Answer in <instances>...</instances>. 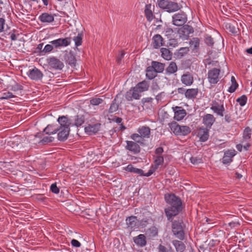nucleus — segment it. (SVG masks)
Segmentation results:
<instances>
[{
    "label": "nucleus",
    "mask_w": 252,
    "mask_h": 252,
    "mask_svg": "<svg viewBox=\"0 0 252 252\" xmlns=\"http://www.w3.org/2000/svg\"><path fill=\"white\" fill-rule=\"evenodd\" d=\"M182 221L175 220L172 223V231L176 238L180 240L185 238V233L182 226Z\"/></svg>",
    "instance_id": "3"
},
{
    "label": "nucleus",
    "mask_w": 252,
    "mask_h": 252,
    "mask_svg": "<svg viewBox=\"0 0 252 252\" xmlns=\"http://www.w3.org/2000/svg\"><path fill=\"white\" fill-rule=\"evenodd\" d=\"M66 61L70 65H75L76 63V59L74 55L71 53H69L66 56Z\"/></svg>",
    "instance_id": "46"
},
{
    "label": "nucleus",
    "mask_w": 252,
    "mask_h": 252,
    "mask_svg": "<svg viewBox=\"0 0 252 252\" xmlns=\"http://www.w3.org/2000/svg\"><path fill=\"white\" fill-rule=\"evenodd\" d=\"M157 72L155 70L153 67L151 66H148L146 69V77L150 80L154 79L157 75Z\"/></svg>",
    "instance_id": "36"
},
{
    "label": "nucleus",
    "mask_w": 252,
    "mask_h": 252,
    "mask_svg": "<svg viewBox=\"0 0 252 252\" xmlns=\"http://www.w3.org/2000/svg\"><path fill=\"white\" fill-rule=\"evenodd\" d=\"M54 138L52 136H47L44 137L41 140V142L42 144H46L50 142H52L54 141Z\"/></svg>",
    "instance_id": "51"
},
{
    "label": "nucleus",
    "mask_w": 252,
    "mask_h": 252,
    "mask_svg": "<svg viewBox=\"0 0 252 252\" xmlns=\"http://www.w3.org/2000/svg\"><path fill=\"white\" fill-rule=\"evenodd\" d=\"M161 56L166 60H170L172 58V53L167 48H162L160 49Z\"/></svg>",
    "instance_id": "37"
},
{
    "label": "nucleus",
    "mask_w": 252,
    "mask_h": 252,
    "mask_svg": "<svg viewBox=\"0 0 252 252\" xmlns=\"http://www.w3.org/2000/svg\"><path fill=\"white\" fill-rule=\"evenodd\" d=\"M84 123V117L83 116H76L74 119V125L79 126Z\"/></svg>",
    "instance_id": "45"
},
{
    "label": "nucleus",
    "mask_w": 252,
    "mask_h": 252,
    "mask_svg": "<svg viewBox=\"0 0 252 252\" xmlns=\"http://www.w3.org/2000/svg\"><path fill=\"white\" fill-rule=\"evenodd\" d=\"M203 121L207 127L211 128L215 121V118L213 115L207 114L203 117Z\"/></svg>",
    "instance_id": "20"
},
{
    "label": "nucleus",
    "mask_w": 252,
    "mask_h": 252,
    "mask_svg": "<svg viewBox=\"0 0 252 252\" xmlns=\"http://www.w3.org/2000/svg\"><path fill=\"white\" fill-rule=\"evenodd\" d=\"M174 118L177 121H180L182 120L187 114L185 110L182 108V107L178 106H176L174 108Z\"/></svg>",
    "instance_id": "16"
},
{
    "label": "nucleus",
    "mask_w": 252,
    "mask_h": 252,
    "mask_svg": "<svg viewBox=\"0 0 252 252\" xmlns=\"http://www.w3.org/2000/svg\"><path fill=\"white\" fill-rule=\"evenodd\" d=\"M83 34L82 33H78L77 36H74L73 40L75 42L76 46H79L81 45L82 42Z\"/></svg>",
    "instance_id": "44"
},
{
    "label": "nucleus",
    "mask_w": 252,
    "mask_h": 252,
    "mask_svg": "<svg viewBox=\"0 0 252 252\" xmlns=\"http://www.w3.org/2000/svg\"><path fill=\"white\" fill-rule=\"evenodd\" d=\"M200 44V40L197 37L192 38L189 41V44L194 50H198L199 49Z\"/></svg>",
    "instance_id": "39"
},
{
    "label": "nucleus",
    "mask_w": 252,
    "mask_h": 252,
    "mask_svg": "<svg viewBox=\"0 0 252 252\" xmlns=\"http://www.w3.org/2000/svg\"><path fill=\"white\" fill-rule=\"evenodd\" d=\"M100 127V124L97 123L94 125H89L85 127V132L89 135H92L97 133Z\"/></svg>",
    "instance_id": "19"
},
{
    "label": "nucleus",
    "mask_w": 252,
    "mask_h": 252,
    "mask_svg": "<svg viewBox=\"0 0 252 252\" xmlns=\"http://www.w3.org/2000/svg\"><path fill=\"white\" fill-rule=\"evenodd\" d=\"M126 221L127 228L131 230L138 228L139 223L136 217L133 216L128 217L126 219Z\"/></svg>",
    "instance_id": "11"
},
{
    "label": "nucleus",
    "mask_w": 252,
    "mask_h": 252,
    "mask_svg": "<svg viewBox=\"0 0 252 252\" xmlns=\"http://www.w3.org/2000/svg\"><path fill=\"white\" fill-rule=\"evenodd\" d=\"M210 109L213 112L220 117L223 116L225 109L223 103L220 100H213L210 104Z\"/></svg>",
    "instance_id": "5"
},
{
    "label": "nucleus",
    "mask_w": 252,
    "mask_h": 252,
    "mask_svg": "<svg viewBox=\"0 0 252 252\" xmlns=\"http://www.w3.org/2000/svg\"><path fill=\"white\" fill-rule=\"evenodd\" d=\"M181 81L183 84L190 86L193 82V77L190 73L187 72L182 75Z\"/></svg>",
    "instance_id": "18"
},
{
    "label": "nucleus",
    "mask_w": 252,
    "mask_h": 252,
    "mask_svg": "<svg viewBox=\"0 0 252 252\" xmlns=\"http://www.w3.org/2000/svg\"><path fill=\"white\" fill-rule=\"evenodd\" d=\"M193 32L194 30L193 28L188 25L183 26L178 31L180 38H182L183 40L188 39L189 34L192 33Z\"/></svg>",
    "instance_id": "8"
},
{
    "label": "nucleus",
    "mask_w": 252,
    "mask_h": 252,
    "mask_svg": "<svg viewBox=\"0 0 252 252\" xmlns=\"http://www.w3.org/2000/svg\"><path fill=\"white\" fill-rule=\"evenodd\" d=\"M197 136L202 142L206 141L209 137V130L207 128L200 127L196 132Z\"/></svg>",
    "instance_id": "15"
},
{
    "label": "nucleus",
    "mask_w": 252,
    "mask_h": 252,
    "mask_svg": "<svg viewBox=\"0 0 252 252\" xmlns=\"http://www.w3.org/2000/svg\"><path fill=\"white\" fill-rule=\"evenodd\" d=\"M5 19L0 18V33L4 31V25L5 24Z\"/></svg>",
    "instance_id": "59"
},
{
    "label": "nucleus",
    "mask_w": 252,
    "mask_h": 252,
    "mask_svg": "<svg viewBox=\"0 0 252 252\" xmlns=\"http://www.w3.org/2000/svg\"><path fill=\"white\" fill-rule=\"evenodd\" d=\"M27 75L31 80L34 81L40 80L43 76L42 72L35 67L30 69L27 72Z\"/></svg>",
    "instance_id": "9"
},
{
    "label": "nucleus",
    "mask_w": 252,
    "mask_h": 252,
    "mask_svg": "<svg viewBox=\"0 0 252 252\" xmlns=\"http://www.w3.org/2000/svg\"><path fill=\"white\" fill-rule=\"evenodd\" d=\"M252 130L249 127H247L244 130L243 132V138L245 140H247L251 138Z\"/></svg>",
    "instance_id": "47"
},
{
    "label": "nucleus",
    "mask_w": 252,
    "mask_h": 252,
    "mask_svg": "<svg viewBox=\"0 0 252 252\" xmlns=\"http://www.w3.org/2000/svg\"><path fill=\"white\" fill-rule=\"evenodd\" d=\"M116 101V99H114L111 103L108 110L109 113H113L118 110L119 105Z\"/></svg>",
    "instance_id": "43"
},
{
    "label": "nucleus",
    "mask_w": 252,
    "mask_h": 252,
    "mask_svg": "<svg viewBox=\"0 0 252 252\" xmlns=\"http://www.w3.org/2000/svg\"><path fill=\"white\" fill-rule=\"evenodd\" d=\"M136 89H137L141 93L148 90L149 88V82L146 80L139 82L135 86Z\"/></svg>",
    "instance_id": "24"
},
{
    "label": "nucleus",
    "mask_w": 252,
    "mask_h": 252,
    "mask_svg": "<svg viewBox=\"0 0 252 252\" xmlns=\"http://www.w3.org/2000/svg\"><path fill=\"white\" fill-rule=\"evenodd\" d=\"M158 249L159 252H168L167 249L162 245H159Z\"/></svg>",
    "instance_id": "63"
},
{
    "label": "nucleus",
    "mask_w": 252,
    "mask_h": 252,
    "mask_svg": "<svg viewBox=\"0 0 252 252\" xmlns=\"http://www.w3.org/2000/svg\"><path fill=\"white\" fill-rule=\"evenodd\" d=\"M190 161L193 164H197L202 162L201 158L197 157H191L190 158Z\"/></svg>",
    "instance_id": "53"
},
{
    "label": "nucleus",
    "mask_w": 252,
    "mask_h": 252,
    "mask_svg": "<svg viewBox=\"0 0 252 252\" xmlns=\"http://www.w3.org/2000/svg\"><path fill=\"white\" fill-rule=\"evenodd\" d=\"M103 99L98 97L93 98L90 100V104L93 105H98L102 103Z\"/></svg>",
    "instance_id": "48"
},
{
    "label": "nucleus",
    "mask_w": 252,
    "mask_h": 252,
    "mask_svg": "<svg viewBox=\"0 0 252 252\" xmlns=\"http://www.w3.org/2000/svg\"><path fill=\"white\" fill-rule=\"evenodd\" d=\"M50 43L52 44V45H54L55 48H58L60 47L59 39L51 41Z\"/></svg>",
    "instance_id": "62"
},
{
    "label": "nucleus",
    "mask_w": 252,
    "mask_h": 252,
    "mask_svg": "<svg viewBox=\"0 0 252 252\" xmlns=\"http://www.w3.org/2000/svg\"><path fill=\"white\" fill-rule=\"evenodd\" d=\"M53 49V46L51 44H47L45 45L44 48L42 51V52H43L44 53H48L51 52Z\"/></svg>",
    "instance_id": "55"
},
{
    "label": "nucleus",
    "mask_w": 252,
    "mask_h": 252,
    "mask_svg": "<svg viewBox=\"0 0 252 252\" xmlns=\"http://www.w3.org/2000/svg\"><path fill=\"white\" fill-rule=\"evenodd\" d=\"M124 170L129 172L138 174L140 176L144 175V171L142 169L136 168L131 164H128L126 167H124Z\"/></svg>",
    "instance_id": "27"
},
{
    "label": "nucleus",
    "mask_w": 252,
    "mask_h": 252,
    "mask_svg": "<svg viewBox=\"0 0 252 252\" xmlns=\"http://www.w3.org/2000/svg\"><path fill=\"white\" fill-rule=\"evenodd\" d=\"M140 92L136 87H133L125 94V97L127 101H132L133 99H139L141 95Z\"/></svg>",
    "instance_id": "10"
},
{
    "label": "nucleus",
    "mask_w": 252,
    "mask_h": 252,
    "mask_svg": "<svg viewBox=\"0 0 252 252\" xmlns=\"http://www.w3.org/2000/svg\"><path fill=\"white\" fill-rule=\"evenodd\" d=\"M152 66L153 67L157 73L162 72L164 69V64L156 61L152 62Z\"/></svg>",
    "instance_id": "33"
},
{
    "label": "nucleus",
    "mask_w": 252,
    "mask_h": 252,
    "mask_svg": "<svg viewBox=\"0 0 252 252\" xmlns=\"http://www.w3.org/2000/svg\"><path fill=\"white\" fill-rule=\"evenodd\" d=\"M187 21V16L183 12L175 14L172 16V23L176 26H182Z\"/></svg>",
    "instance_id": "7"
},
{
    "label": "nucleus",
    "mask_w": 252,
    "mask_h": 252,
    "mask_svg": "<svg viewBox=\"0 0 252 252\" xmlns=\"http://www.w3.org/2000/svg\"><path fill=\"white\" fill-rule=\"evenodd\" d=\"M69 131L70 128L58 127V130H57L58 139L61 141L66 140L68 138Z\"/></svg>",
    "instance_id": "13"
},
{
    "label": "nucleus",
    "mask_w": 252,
    "mask_h": 252,
    "mask_svg": "<svg viewBox=\"0 0 252 252\" xmlns=\"http://www.w3.org/2000/svg\"><path fill=\"white\" fill-rule=\"evenodd\" d=\"M247 101V97L246 95H243L241 97L237 99V101L241 106H244Z\"/></svg>",
    "instance_id": "49"
},
{
    "label": "nucleus",
    "mask_w": 252,
    "mask_h": 252,
    "mask_svg": "<svg viewBox=\"0 0 252 252\" xmlns=\"http://www.w3.org/2000/svg\"><path fill=\"white\" fill-rule=\"evenodd\" d=\"M137 132L145 139L146 138H149L150 137L151 129L148 126H142L138 128Z\"/></svg>",
    "instance_id": "22"
},
{
    "label": "nucleus",
    "mask_w": 252,
    "mask_h": 252,
    "mask_svg": "<svg viewBox=\"0 0 252 252\" xmlns=\"http://www.w3.org/2000/svg\"><path fill=\"white\" fill-rule=\"evenodd\" d=\"M220 68L214 67L208 70L207 79L211 84H216L219 81L220 77Z\"/></svg>",
    "instance_id": "4"
},
{
    "label": "nucleus",
    "mask_w": 252,
    "mask_h": 252,
    "mask_svg": "<svg viewBox=\"0 0 252 252\" xmlns=\"http://www.w3.org/2000/svg\"><path fill=\"white\" fill-rule=\"evenodd\" d=\"M58 126L57 125H48L44 129V132L48 135L57 133Z\"/></svg>",
    "instance_id": "29"
},
{
    "label": "nucleus",
    "mask_w": 252,
    "mask_h": 252,
    "mask_svg": "<svg viewBox=\"0 0 252 252\" xmlns=\"http://www.w3.org/2000/svg\"><path fill=\"white\" fill-rule=\"evenodd\" d=\"M126 145L125 146L126 149L132 152L134 154H137L140 152V147L139 145L133 141H126Z\"/></svg>",
    "instance_id": "12"
},
{
    "label": "nucleus",
    "mask_w": 252,
    "mask_h": 252,
    "mask_svg": "<svg viewBox=\"0 0 252 252\" xmlns=\"http://www.w3.org/2000/svg\"><path fill=\"white\" fill-rule=\"evenodd\" d=\"M130 137L132 140H133V141L138 144H139L141 145L145 144V139L143 138L138 133L132 134Z\"/></svg>",
    "instance_id": "31"
},
{
    "label": "nucleus",
    "mask_w": 252,
    "mask_h": 252,
    "mask_svg": "<svg viewBox=\"0 0 252 252\" xmlns=\"http://www.w3.org/2000/svg\"><path fill=\"white\" fill-rule=\"evenodd\" d=\"M180 8L181 7L178 3L169 1L165 10L168 12H174L178 11Z\"/></svg>",
    "instance_id": "26"
},
{
    "label": "nucleus",
    "mask_w": 252,
    "mask_h": 252,
    "mask_svg": "<svg viewBox=\"0 0 252 252\" xmlns=\"http://www.w3.org/2000/svg\"><path fill=\"white\" fill-rule=\"evenodd\" d=\"M236 151L233 150H229L224 152V156L222 159V162L224 164L230 163L232 161V158L236 155Z\"/></svg>",
    "instance_id": "14"
},
{
    "label": "nucleus",
    "mask_w": 252,
    "mask_h": 252,
    "mask_svg": "<svg viewBox=\"0 0 252 252\" xmlns=\"http://www.w3.org/2000/svg\"><path fill=\"white\" fill-rule=\"evenodd\" d=\"M57 121L58 122V124L57 125L59 127H66V128H70V125L71 124V121L68 119L67 116H60Z\"/></svg>",
    "instance_id": "17"
},
{
    "label": "nucleus",
    "mask_w": 252,
    "mask_h": 252,
    "mask_svg": "<svg viewBox=\"0 0 252 252\" xmlns=\"http://www.w3.org/2000/svg\"><path fill=\"white\" fill-rule=\"evenodd\" d=\"M153 47L156 48H158L164 44L163 39L160 34H156L153 37Z\"/></svg>",
    "instance_id": "25"
},
{
    "label": "nucleus",
    "mask_w": 252,
    "mask_h": 252,
    "mask_svg": "<svg viewBox=\"0 0 252 252\" xmlns=\"http://www.w3.org/2000/svg\"><path fill=\"white\" fill-rule=\"evenodd\" d=\"M71 244L74 247L79 248L81 246V243L76 239H72L71 241Z\"/></svg>",
    "instance_id": "58"
},
{
    "label": "nucleus",
    "mask_w": 252,
    "mask_h": 252,
    "mask_svg": "<svg viewBox=\"0 0 252 252\" xmlns=\"http://www.w3.org/2000/svg\"><path fill=\"white\" fill-rule=\"evenodd\" d=\"M177 252H184L186 250L185 245L181 241L174 240L172 242Z\"/></svg>",
    "instance_id": "28"
},
{
    "label": "nucleus",
    "mask_w": 252,
    "mask_h": 252,
    "mask_svg": "<svg viewBox=\"0 0 252 252\" xmlns=\"http://www.w3.org/2000/svg\"><path fill=\"white\" fill-rule=\"evenodd\" d=\"M164 198L167 204L164 212L167 220L172 221L174 217L182 211V202L180 198L173 194H165Z\"/></svg>",
    "instance_id": "1"
},
{
    "label": "nucleus",
    "mask_w": 252,
    "mask_h": 252,
    "mask_svg": "<svg viewBox=\"0 0 252 252\" xmlns=\"http://www.w3.org/2000/svg\"><path fill=\"white\" fill-rule=\"evenodd\" d=\"M134 242L138 246L143 247L146 245V237L144 234H139L133 238Z\"/></svg>",
    "instance_id": "23"
},
{
    "label": "nucleus",
    "mask_w": 252,
    "mask_h": 252,
    "mask_svg": "<svg viewBox=\"0 0 252 252\" xmlns=\"http://www.w3.org/2000/svg\"><path fill=\"white\" fill-rule=\"evenodd\" d=\"M198 93V89H189L186 91L185 96L188 99L194 98Z\"/></svg>",
    "instance_id": "32"
},
{
    "label": "nucleus",
    "mask_w": 252,
    "mask_h": 252,
    "mask_svg": "<svg viewBox=\"0 0 252 252\" xmlns=\"http://www.w3.org/2000/svg\"><path fill=\"white\" fill-rule=\"evenodd\" d=\"M189 47H182L177 52V56L179 58H182L184 55L187 54L189 52Z\"/></svg>",
    "instance_id": "42"
},
{
    "label": "nucleus",
    "mask_w": 252,
    "mask_h": 252,
    "mask_svg": "<svg viewBox=\"0 0 252 252\" xmlns=\"http://www.w3.org/2000/svg\"><path fill=\"white\" fill-rule=\"evenodd\" d=\"M165 35L167 36L168 35H171L173 33V30L170 28H167L165 29L164 31L163 32Z\"/></svg>",
    "instance_id": "61"
},
{
    "label": "nucleus",
    "mask_w": 252,
    "mask_h": 252,
    "mask_svg": "<svg viewBox=\"0 0 252 252\" xmlns=\"http://www.w3.org/2000/svg\"><path fill=\"white\" fill-rule=\"evenodd\" d=\"M157 169L154 168L153 165H152L151 169L147 173L143 175L142 176L149 177Z\"/></svg>",
    "instance_id": "57"
},
{
    "label": "nucleus",
    "mask_w": 252,
    "mask_h": 252,
    "mask_svg": "<svg viewBox=\"0 0 252 252\" xmlns=\"http://www.w3.org/2000/svg\"><path fill=\"white\" fill-rule=\"evenodd\" d=\"M50 190L53 193L58 194L60 192L59 188L57 186L56 183L52 184L50 187Z\"/></svg>",
    "instance_id": "52"
},
{
    "label": "nucleus",
    "mask_w": 252,
    "mask_h": 252,
    "mask_svg": "<svg viewBox=\"0 0 252 252\" xmlns=\"http://www.w3.org/2000/svg\"><path fill=\"white\" fill-rule=\"evenodd\" d=\"M168 1L166 0H158V4L160 8L165 10Z\"/></svg>",
    "instance_id": "50"
},
{
    "label": "nucleus",
    "mask_w": 252,
    "mask_h": 252,
    "mask_svg": "<svg viewBox=\"0 0 252 252\" xmlns=\"http://www.w3.org/2000/svg\"><path fill=\"white\" fill-rule=\"evenodd\" d=\"M15 97V95L13 94L11 92L9 91H4L1 93V96L0 97V100L3 99H9L11 98Z\"/></svg>",
    "instance_id": "41"
},
{
    "label": "nucleus",
    "mask_w": 252,
    "mask_h": 252,
    "mask_svg": "<svg viewBox=\"0 0 252 252\" xmlns=\"http://www.w3.org/2000/svg\"><path fill=\"white\" fill-rule=\"evenodd\" d=\"M23 89V87L22 85L16 84L15 85L12 86L11 90L13 91H18L22 90Z\"/></svg>",
    "instance_id": "56"
},
{
    "label": "nucleus",
    "mask_w": 252,
    "mask_h": 252,
    "mask_svg": "<svg viewBox=\"0 0 252 252\" xmlns=\"http://www.w3.org/2000/svg\"><path fill=\"white\" fill-rule=\"evenodd\" d=\"M177 70L178 67L176 63L175 62H171L166 68L165 71L167 74H171L177 72Z\"/></svg>",
    "instance_id": "35"
},
{
    "label": "nucleus",
    "mask_w": 252,
    "mask_h": 252,
    "mask_svg": "<svg viewBox=\"0 0 252 252\" xmlns=\"http://www.w3.org/2000/svg\"><path fill=\"white\" fill-rule=\"evenodd\" d=\"M164 162L163 157L161 156H157L154 157V168L158 169L159 165H162Z\"/></svg>",
    "instance_id": "38"
},
{
    "label": "nucleus",
    "mask_w": 252,
    "mask_h": 252,
    "mask_svg": "<svg viewBox=\"0 0 252 252\" xmlns=\"http://www.w3.org/2000/svg\"><path fill=\"white\" fill-rule=\"evenodd\" d=\"M39 20L42 23H50L54 21V17L48 13H43L38 17Z\"/></svg>",
    "instance_id": "21"
},
{
    "label": "nucleus",
    "mask_w": 252,
    "mask_h": 252,
    "mask_svg": "<svg viewBox=\"0 0 252 252\" xmlns=\"http://www.w3.org/2000/svg\"><path fill=\"white\" fill-rule=\"evenodd\" d=\"M152 8V6L151 4H146L145 6V14L147 20L149 22L152 21L154 19Z\"/></svg>",
    "instance_id": "30"
},
{
    "label": "nucleus",
    "mask_w": 252,
    "mask_h": 252,
    "mask_svg": "<svg viewBox=\"0 0 252 252\" xmlns=\"http://www.w3.org/2000/svg\"><path fill=\"white\" fill-rule=\"evenodd\" d=\"M60 47H66L70 45L71 39L70 37H67L64 38H59Z\"/></svg>",
    "instance_id": "40"
},
{
    "label": "nucleus",
    "mask_w": 252,
    "mask_h": 252,
    "mask_svg": "<svg viewBox=\"0 0 252 252\" xmlns=\"http://www.w3.org/2000/svg\"><path fill=\"white\" fill-rule=\"evenodd\" d=\"M171 130L176 135H187L189 134L191 130L188 126H180L176 122H172L169 124Z\"/></svg>",
    "instance_id": "2"
},
{
    "label": "nucleus",
    "mask_w": 252,
    "mask_h": 252,
    "mask_svg": "<svg viewBox=\"0 0 252 252\" xmlns=\"http://www.w3.org/2000/svg\"><path fill=\"white\" fill-rule=\"evenodd\" d=\"M47 62L50 69L61 70L64 66L63 63L55 57H52L47 59Z\"/></svg>",
    "instance_id": "6"
},
{
    "label": "nucleus",
    "mask_w": 252,
    "mask_h": 252,
    "mask_svg": "<svg viewBox=\"0 0 252 252\" xmlns=\"http://www.w3.org/2000/svg\"><path fill=\"white\" fill-rule=\"evenodd\" d=\"M204 63L206 67H207V66H208V68H210L211 67H213V68H220L218 61H212L210 59H206Z\"/></svg>",
    "instance_id": "34"
},
{
    "label": "nucleus",
    "mask_w": 252,
    "mask_h": 252,
    "mask_svg": "<svg viewBox=\"0 0 252 252\" xmlns=\"http://www.w3.org/2000/svg\"><path fill=\"white\" fill-rule=\"evenodd\" d=\"M205 42L206 44L208 46H213L214 43L213 38H212L210 36H207L205 38Z\"/></svg>",
    "instance_id": "54"
},
{
    "label": "nucleus",
    "mask_w": 252,
    "mask_h": 252,
    "mask_svg": "<svg viewBox=\"0 0 252 252\" xmlns=\"http://www.w3.org/2000/svg\"><path fill=\"white\" fill-rule=\"evenodd\" d=\"M238 86V84H231V85L229 87L228 91L231 93H233L235 92Z\"/></svg>",
    "instance_id": "60"
},
{
    "label": "nucleus",
    "mask_w": 252,
    "mask_h": 252,
    "mask_svg": "<svg viewBox=\"0 0 252 252\" xmlns=\"http://www.w3.org/2000/svg\"><path fill=\"white\" fill-rule=\"evenodd\" d=\"M163 152V149L162 147H158L156 149L155 153L157 155V156H160V155Z\"/></svg>",
    "instance_id": "64"
}]
</instances>
